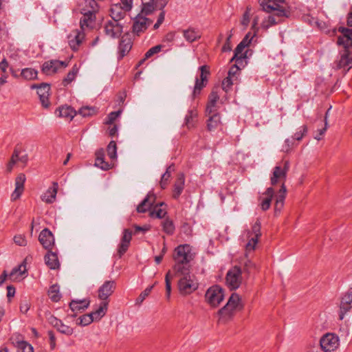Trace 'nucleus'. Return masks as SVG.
I'll use <instances>...</instances> for the list:
<instances>
[{
    "instance_id": "34",
    "label": "nucleus",
    "mask_w": 352,
    "mask_h": 352,
    "mask_svg": "<svg viewBox=\"0 0 352 352\" xmlns=\"http://www.w3.org/2000/svg\"><path fill=\"white\" fill-rule=\"evenodd\" d=\"M26 272V265L24 263L14 267L9 274V278L12 280H19L22 275Z\"/></svg>"
},
{
    "instance_id": "38",
    "label": "nucleus",
    "mask_w": 352,
    "mask_h": 352,
    "mask_svg": "<svg viewBox=\"0 0 352 352\" xmlns=\"http://www.w3.org/2000/svg\"><path fill=\"white\" fill-rule=\"evenodd\" d=\"M89 301L86 300H72L69 303V307L73 312L81 311L88 307Z\"/></svg>"
},
{
    "instance_id": "35",
    "label": "nucleus",
    "mask_w": 352,
    "mask_h": 352,
    "mask_svg": "<svg viewBox=\"0 0 352 352\" xmlns=\"http://www.w3.org/2000/svg\"><path fill=\"white\" fill-rule=\"evenodd\" d=\"M198 113L195 109L188 111L185 118V124L188 129H192L195 126Z\"/></svg>"
},
{
    "instance_id": "43",
    "label": "nucleus",
    "mask_w": 352,
    "mask_h": 352,
    "mask_svg": "<svg viewBox=\"0 0 352 352\" xmlns=\"http://www.w3.org/2000/svg\"><path fill=\"white\" fill-rule=\"evenodd\" d=\"M174 170H175V168H174L173 165H170L166 168V172L162 176L161 181H160V186L162 188L164 189L166 187V186L168 184V181L170 177L171 172L174 171Z\"/></svg>"
},
{
    "instance_id": "19",
    "label": "nucleus",
    "mask_w": 352,
    "mask_h": 352,
    "mask_svg": "<svg viewBox=\"0 0 352 352\" xmlns=\"http://www.w3.org/2000/svg\"><path fill=\"white\" fill-rule=\"evenodd\" d=\"M133 232L130 229H125L121 239L120 244L118 249V254L120 258L127 251L132 238Z\"/></svg>"
},
{
    "instance_id": "52",
    "label": "nucleus",
    "mask_w": 352,
    "mask_h": 352,
    "mask_svg": "<svg viewBox=\"0 0 352 352\" xmlns=\"http://www.w3.org/2000/svg\"><path fill=\"white\" fill-rule=\"evenodd\" d=\"M79 320L80 321L78 324L82 326H87L95 321L93 318V314H91V313L80 316L79 318Z\"/></svg>"
},
{
    "instance_id": "62",
    "label": "nucleus",
    "mask_w": 352,
    "mask_h": 352,
    "mask_svg": "<svg viewBox=\"0 0 352 352\" xmlns=\"http://www.w3.org/2000/svg\"><path fill=\"white\" fill-rule=\"evenodd\" d=\"M294 146V140L292 139H286L285 141V144L283 146L282 151L285 153L289 152L292 148Z\"/></svg>"
},
{
    "instance_id": "29",
    "label": "nucleus",
    "mask_w": 352,
    "mask_h": 352,
    "mask_svg": "<svg viewBox=\"0 0 352 352\" xmlns=\"http://www.w3.org/2000/svg\"><path fill=\"white\" fill-rule=\"evenodd\" d=\"M45 262L47 267L51 270H56L60 267V263L56 253L52 252L50 250L45 256Z\"/></svg>"
},
{
    "instance_id": "12",
    "label": "nucleus",
    "mask_w": 352,
    "mask_h": 352,
    "mask_svg": "<svg viewBox=\"0 0 352 352\" xmlns=\"http://www.w3.org/2000/svg\"><path fill=\"white\" fill-rule=\"evenodd\" d=\"M67 63L57 60L45 61L42 66V72L46 75L55 74L59 69L65 68Z\"/></svg>"
},
{
    "instance_id": "31",
    "label": "nucleus",
    "mask_w": 352,
    "mask_h": 352,
    "mask_svg": "<svg viewBox=\"0 0 352 352\" xmlns=\"http://www.w3.org/2000/svg\"><path fill=\"white\" fill-rule=\"evenodd\" d=\"M352 64V57L349 50H344L341 55L340 59L336 63L337 69L345 68L349 67Z\"/></svg>"
},
{
    "instance_id": "14",
    "label": "nucleus",
    "mask_w": 352,
    "mask_h": 352,
    "mask_svg": "<svg viewBox=\"0 0 352 352\" xmlns=\"http://www.w3.org/2000/svg\"><path fill=\"white\" fill-rule=\"evenodd\" d=\"M38 241L42 246L47 250H51L54 245V235L47 228H45L40 232Z\"/></svg>"
},
{
    "instance_id": "41",
    "label": "nucleus",
    "mask_w": 352,
    "mask_h": 352,
    "mask_svg": "<svg viewBox=\"0 0 352 352\" xmlns=\"http://www.w3.org/2000/svg\"><path fill=\"white\" fill-rule=\"evenodd\" d=\"M56 113L60 117L72 120L74 117L76 112L70 107H62L56 111Z\"/></svg>"
},
{
    "instance_id": "18",
    "label": "nucleus",
    "mask_w": 352,
    "mask_h": 352,
    "mask_svg": "<svg viewBox=\"0 0 352 352\" xmlns=\"http://www.w3.org/2000/svg\"><path fill=\"white\" fill-rule=\"evenodd\" d=\"M104 31L111 38L119 37L122 32V26L119 22L109 21L104 26Z\"/></svg>"
},
{
    "instance_id": "8",
    "label": "nucleus",
    "mask_w": 352,
    "mask_h": 352,
    "mask_svg": "<svg viewBox=\"0 0 352 352\" xmlns=\"http://www.w3.org/2000/svg\"><path fill=\"white\" fill-rule=\"evenodd\" d=\"M289 169V161H284L283 165L276 166L274 168L273 174L271 177L270 182L272 186H275L278 181H282L285 184L287 172Z\"/></svg>"
},
{
    "instance_id": "9",
    "label": "nucleus",
    "mask_w": 352,
    "mask_h": 352,
    "mask_svg": "<svg viewBox=\"0 0 352 352\" xmlns=\"http://www.w3.org/2000/svg\"><path fill=\"white\" fill-rule=\"evenodd\" d=\"M320 345L324 352L334 351L339 346V338L336 334L328 333L321 338Z\"/></svg>"
},
{
    "instance_id": "15",
    "label": "nucleus",
    "mask_w": 352,
    "mask_h": 352,
    "mask_svg": "<svg viewBox=\"0 0 352 352\" xmlns=\"http://www.w3.org/2000/svg\"><path fill=\"white\" fill-rule=\"evenodd\" d=\"M115 289V281H105L98 289V298L103 301H106L108 298L114 292Z\"/></svg>"
},
{
    "instance_id": "45",
    "label": "nucleus",
    "mask_w": 352,
    "mask_h": 352,
    "mask_svg": "<svg viewBox=\"0 0 352 352\" xmlns=\"http://www.w3.org/2000/svg\"><path fill=\"white\" fill-rule=\"evenodd\" d=\"M31 89H37V94L38 96L49 94L50 89V85L47 83H41L40 85H32Z\"/></svg>"
},
{
    "instance_id": "63",
    "label": "nucleus",
    "mask_w": 352,
    "mask_h": 352,
    "mask_svg": "<svg viewBox=\"0 0 352 352\" xmlns=\"http://www.w3.org/2000/svg\"><path fill=\"white\" fill-rule=\"evenodd\" d=\"M256 269V265L250 260H247L244 263L243 270L248 274H250L254 270Z\"/></svg>"
},
{
    "instance_id": "51",
    "label": "nucleus",
    "mask_w": 352,
    "mask_h": 352,
    "mask_svg": "<svg viewBox=\"0 0 352 352\" xmlns=\"http://www.w3.org/2000/svg\"><path fill=\"white\" fill-rule=\"evenodd\" d=\"M153 287L154 285L146 288L137 298L135 303L137 305H140L144 300V299L150 294Z\"/></svg>"
},
{
    "instance_id": "39",
    "label": "nucleus",
    "mask_w": 352,
    "mask_h": 352,
    "mask_svg": "<svg viewBox=\"0 0 352 352\" xmlns=\"http://www.w3.org/2000/svg\"><path fill=\"white\" fill-rule=\"evenodd\" d=\"M183 35L185 39L190 43H192L201 37L199 32L194 28H188L184 30Z\"/></svg>"
},
{
    "instance_id": "10",
    "label": "nucleus",
    "mask_w": 352,
    "mask_h": 352,
    "mask_svg": "<svg viewBox=\"0 0 352 352\" xmlns=\"http://www.w3.org/2000/svg\"><path fill=\"white\" fill-rule=\"evenodd\" d=\"M201 72L200 79L196 78L195 85L192 93V97L195 98L197 95H199L201 89L206 87L208 82V76L210 74L209 67L206 65H202L199 67Z\"/></svg>"
},
{
    "instance_id": "49",
    "label": "nucleus",
    "mask_w": 352,
    "mask_h": 352,
    "mask_svg": "<svg viewBox=\"0 0 352 352\" xmlns=\"http://www.w3.org/2000/svg\"><path fill=\"white\" fill-rule=\"evenodd\" d=\"M107 155L111 160L117 158V146L115 141L109 142L107 148Z\"/></svg>"
},
{
    "instance_id": "59",
    "label": "nucleus",
    "mask_w": 352,
    "mask_h": 352,
    "mask_svg": "<svg viewBox=\"0 0 352 352\" xmlns=\"http://www.w3.org/2000/svg\"><path fill=\"white\" fill-rule=\"evenodd\" d=\"M162 45H155L151 48H150L145 54V58H151L152 56H153L154 54L160 52L162 50Z\"/></svg>"
},
{
    "instance_id": "46",
    "label": "nucleus",
    "mask_w": 352,
    "mask_h": 352,
    "mask_svg": "<svg viewBox=\"0 0 352 352\" xmlns=\"http://www.w3.org/2000/svg\"><path fill=\"white\" fill-rule=\"evenodd\" d=\"M162 225L164 232L169 235H171L174 233L175 226L173 221L169 219H166L164 221H162Z\"/></svg>"
},
{
    "instance_id": "27",
    "label": "nucleus",
    "mask_w": 352,
    "mask_h": 352,
    "mask_svg": "<svg viewBox=\"0 0 352 352\" xmlns=\"http://www.w3.org/2000/svg\"><path fill=\"white\" fill-rule=\"evenodd\" d=\"M185 177L184 173H179L174 184L173 197L178 199L184 188Z\"/></svg>"
},
{
    "instance_id": "56",
    "label": "nucleus",
    "mask_w": 352,
    "mask_h": 352,
    "mask_svg": "<svg viewBox=\"0 0 352 352\" xmlns=\"http://www.w3.org/2000/svg\"><path fill=\"white\" fill-rule=\"evenodd\" d=\"M250 240L245 245V255H248V252L254 250L256 245L258 242V239L250 237Z\"/></svg>"
},
{
    "instance_id": "16",
    "label": "nucleus",
    "mask_w": 352,
    "mask_h": 352,
    "mask_svg": "<svg viewBox=\"0 0 352 352\" xmlns=\"http://www.w3.org/2000/svg\"><path fill=\"white\" fill-rule=\"evenodd\" d=\"M219 100V88H214L208 96V100L206 112L208 116L216 113L217 111V102Z\"/></svg>"
},
{
    "instance_id": "6",
    "label": "nucleus",
    "mask_w": 352,
    "mask_h": 352,
    "mask_svg": "<svg viewBox=\"0 0 352 352\" xmlns=\"http://www.w3.org/2000/svg\"><path fill=\"white\" fill-rule=\"evenodd\" d=\"M206 302L212 307H217L224 298L223 289L219 285L210 287L205 294Z\"/></svg>"
},
{
    "instance_id": "1",
    "label": "nucleus",
    "mask_w": 352,
    "mask_h": 352,
    "mask_svg": "<svg viewBox=\"0 0 352 352\" xmlns=\"http://www.w3.org/2000/svg\"><path fill=\"white\" fill-rule=\"evenodd\" d=\"M260 6L262 7L263 11L271 13L267 19L264 20L261 23V27L267 30L270 27L280 23L283 21V18H288L290 15V11L283 6L276 4V6L266 2V1H261Z\"/></svg>"
},
{
    "instance_id": "24",
    "label": "nucleus",
    "mask_w": 352,
    "mask_h": 352,
    "mask_svg": "<svg viewBox=\"0 0 352 352\" xmlns=\"http://www.w3.org/2000/svg\"><path fill=\"white\" fill-rule=\"evenodd\" d=\"M49 322L54 327L56 328L57 330L61 333L65 335H72L73 333V329L72 327L65 325L62 322L61 320L54 316H51L49 318Z\"/></svg>"
},
{
    "instance_id": "54",
    "label": "nucleus",
    "mask_w": 352,
    "mask_h": 352,
    "mask_svg": "<svg viewBox=\"0 0 352 352\" xmlns=\"http://www.w3.org/2000/svg\"><path fill=\"white\" fill-rule=\"evenodd\" d=\"M173 277V274H171V272L169 270L165 276V282H166V293L167 298H170V292H171V283L170 278Z\"/></svg>"
},
{
    "instance_id": "20",
    "label": "nucleus",
    "mask_w": 352,
    "mask_h": 352,
    "mask_svg": "<svg viewBox=\"0 0 352 352\" xmlns=\"http://www.w3.org/2000/svg\"><path fill=\"white\" fill-rule=\"evenodd\" d=\"M25 175L23 173L19 174L15 179V189L11 195V200L16 201L19 199L24 190V184L25 182Z\"/></svg>"
},
{
    "instance_id": "48",
    "label": "nucleus",
    "mask_w": 352,
    "mask_h": 352,
    "mask_svg": "<svg viewBox=\"0 0 352 352\" xmlns=\"http://www.w3.org/2000/svg\"><path fill=\"white\" fill-rule=\"evenodd\" d=\"M17 352H33V347L25 341H18L16 342Z\"/></svg>"
},
{
    "instance_id": "32",
    "label": "nucleus",
    "mask_w": 352,
    "mask_h": 352,
    "mask_svg": "<svg viewBox=\"0 0 352 352\" xmlns=\"http://www.w3.org/2000/svg\"><path fill=\"white\" fill-rule=\"evenodd\" d=\"M164 206L163 202H160L155 205L150 210L149 215L153 218L162 219L165 217L166 211L165 208H162Z\"/></svg>"
},
{
    "instance_id": "5",
    "label": "nucleus",
    "mask_w": 352,
    "mask_h": 352,
    "mask_svg": "<svg viewBox=\"0 0 352 352\" xmlns=\"http://www.w3.org/2000/svg\"><path fill=\"white\" fill-rule=\"evenodd\" d=\"M173 276L180 278L178 281V287L179 292L182 295L190 294L195 291L198 287V283L196 281L195 276L190 274V270H188L186 274H175L173 272Z\"/></svg>"
},
{
    "instance_id": "11",
    "label": "nucleus",
    "mask_w": 352,
    "mask_h": 352,
    "mask_svg": "<svg viewBox=\"0 0 352 352\" xmlns=\"http://www.w3.org/2000/svg\"><path fill=\"white\" fill-rule=\"evenodd\" d=\"M338 32H340L342 35L338 37V45H342L344 50H349L352 46V29L340 27Z\"/></svg>"
},
{
    "instance_id": "60",
    "label": "nucleus",
    "mask_w": 352,
    "mask_h": 352,
    "mask_svg": "<svg viewBox=\"0 0 352 352\" xmlns=\"http://www.w3.org/2000/svg\"><path fill=\"white\" fill-rule=\"evenodd\" d=\"M120 114V111H113L108 115L107 120L105 121L106 124L111 125Z\"/></svg>"
},
{
    "instance_id": "47",
    "label": "nucleus",
    "mask_w": 352,
    "mask_h": 352,
    "mask_svg": "<svg viewBox=\"0 0 352 352\" xmlns=\"http://www.w3.org/2000/svg\"><path fill=\"white\" fill-rule=\"evenodd\" d=\"M261 235V223L257 220L252 226L251 232H248V237H253L258 239Z\"/></svg>"
},
{
    "instance_id": "61",
    "label": "nucleus",
    "mask_w": 352,
    "mask_h": 352,
    "mask_svg": "<svg viewBox=\"0 0 352 352\" xmlns=\"http://www.w3.org/2000/svg\"><path fill=\"white\" fill-rule=\"evenodd\" d=\"M14 242L20 246H25L27 245V241L24 235L17 234L14 236Z\"/></svg>"
},
{
    "instance_id": "44",
    "label": "nucleus",
    "mask_w": 352,
    "mask_h": 352,
    "mask_svg": "<svg viewBox=\"0 0 352 352\" xmlns=\"http://www.w3.org/2000/svg\"><path fill=\"white\" fill-rule=\"evenodd\" d=\"M48 294L50 299L53 302H58L60 299V295L59 294V287L57 285H53L50 287Z\"/></svg>"
},
{
    "instance_id": "22",
    "label": "nucleus",
    "mask_w": 352,
    "mask_h": 352,
    "mask_svg": "<svg viewBox=\"0 0 352 352\" xmlns=\"http://www.w3.org/2000/svg\"><path fill=\"white\" fill-rule=\"evenodd\" d=\"M156 197L154 194L148 193L143 201L138 206L137 211L140 213H144L147 210H151L152 206L155 202Z\"/></svg>"
},
{
    "instance_id": "23",
    "label": "nucleus",
    "mask_w": 352,
    "mask_h": 352,
    "mask_svg": "<svg viewBox=\"0 0 352 352\" xmlns=\"http://www.w3.org/2000/svg\"><path fill=\"white\" fill-rule=\"evenodd\" d=\"M263 195H265V197H259V201H261L260 206L263 211H266L270 208L271 202L274 195V188L272 187L267 188L265 192L263 193Z\"/></svg>"
},
{
    "instance_id": "13",
    "label": "nucleus",
    "mask_w": 352,
    "mask_h": 352,
    "mask_svg": "<svg viewBox=\"0 0 352 352\" xmlns=\"http://www.w3.org/2000/svg\"><path fill=\"white\" fill-rule=\"evenodd\" d=\"M85 38V34L81 30H72L67 36L68 43L73 51H77Z\"/></svg>"
},
{
    "instance_id": "3",
    "label": "nucleus",
    "mask_w": 352,
    "mask_h": 352,
    "mask_svg": "<svg viewBox=\"0 0 352 352\" xmlns=\"http://www.w3.org/2000/svg\"><path fill=\"white\" fill-rule=\"evenodd\" d=\"M243 305L241 303L239 294L233 293L229 298L226 305L219 309L217 312L218 322L226 323L231 320L237 311L243 309Z\"/></svg>"
},
{
    "instance_id": "28",
    "label": "nucleus",
    "mask_w": 352,
    "mask_h": 352,
    "mask_svg": "<svg viewBox=\"0 0 352 352\" xmlns=\"http://www.w3.org/2000/svg\"><path fill=\"white\" fill-rule=\"evenodd\" d=\"M287 189L284 184L281 185V187L278 191V195L276 197V201L274 206L275 212H280L284 206V201L286 197Z\"/></svg>"
},
{
    "instance_id": "25",
    "label": "nucleus",
    "mask_w": 352,
    "mask_h": 352,
    "mask_svg": "<svg viewBox=\"0 0 352 352\" xmlns=\"http://www.w3.org/2000/svg\"><path fill=\"white\" fill-rule=\"evenodd\" d=\"M126 12L127 11L122 7L121 4H113L110 10L112 21L119 22L120 20L124 18Z\"/></svg>"
},
{
    "instance_id": "42",
    "label": "nucleus",
    "mask_w": 352,
    "mask_h": 352,
    "mask_svg": "<svg viewBox=\"0 0 352 352\" xmlns=\"http://www.w3.org/2000/svg\"><path fill=\"white\" fill-rule=\"evenodd\" d=\"M38 75L37 70L33 68H25L21 70V76L27 80L36 79Z\"/></svg>"
},
{
    "instance_id": "33",
    "label": "nucleus",
    "mask_w": 352,
    "mask_h": 352,
    "mask_svg": "<svg viewBox=\"0 0 352 352\" xmlns=\"http://www.w3.org/2000/svg\"><path fill=\"white\" fill-rule=\"evenodd\" d=\"M132 43L129 38L122 37L119 45V53L120 58H123L131 49Z\"/></svg>"
},
{
    "instance_id": "17",
    "label": "nucleus",
    "mask_w": 352,
    "mask_h": 352,
    "mask_svg": "<svg viewBox=\"0 0 352 352\" xmlns=\"http://www.w3.org/2000/svg\"><path fill=\"white\" fill-rule=\"evenodd\" d=\"M151 23V21L142 16H138L133 22L132 31L134 34L139 36L142 32H144Z\"/></svg>"
},
{
    "instance_id": "55",
    "label": "nucleus",
    "mask_w": 352,
    "mask_h": 352,
    "mask_svg": "<svg viewBox=\"0 0 352 352\" xmlns=\"http://www.w3.org/2000/svg\"><path fill=\"white\" fill-rule=\"evenodd\" d=\"M307 127L306 125H303L300 127L299 131H297L294 135L292 137V139L294 140L300 141L302 138L307 134Z\"/></svg>"
},
{
    "instance_id": "30",
    "label": "nucleus",
    "mask_w": 352,
    "mask_h": 352,
    "mask_svg": "<svg viewBox=\"0 0 352 352\" xmlns=\"http://www.w3.org/2000/svg\"><path fill=\"white\" fill-rule=\"evenodd\" d=\"M58 184L56 182L53 183V186L50 188L42 196V201L47 204H52L55 201L57 194Z\"/></svg>"
},
{
    "instance_id": "58",
    "label": "nucleus",
    "mask_w": 352,
    "mask_h": 352,
    "mask_svg": "<svg viewBox=\"0 0 352 352\" xmlns=\"http://www.w3.org/2000/svg\"><path fill=\"white\" fill-rule=\"evenodd\" d=\"M78 113L82 117H87L94 115L95 113V110L94 108L84 107L79 109Z\"/></svg>"
},
{
    "instance_id": "2",
    "label": "nucleus",
    "mask_w": 352,
    "mask_h": 352,
    "mask_svg": "<svg viewBox=\"0 0 352 352\" xmlns=\"http://www.w3.org/2000/svg\"><path fill=\"white\" fill-rule=\"evenodd\" d=\"M173 259L175 264L173 272L175 274H186L190 270L189 263L192 260L190 246L188 245H180L175 249Z\"/></svg>"
},
{
    "instance_id": "4",
    "label": "nucleus",
    "mask_w": 352,
    "mask_h": 352,
    "mask_svg": "<svg viewBox=\"0 0 352 352\" xmlns=\"http://www.w3.org/2000/svg\"><path fill=\"white\" fill-rule=\"evenodd\" d=\"M86 6L90 9L80 8V13L83 15L80 19V29L83 31L86 28H91L95 23V14L98 11V5L95 0H85Z\"/></svg>"
},
{
    "instance_id": "26",
    "label": "nucleus",
    "mask_w": 352,
    "mask_h": 352,
    "mask_svg": "<svg viewBox=\"0 0 352 352\" xmlns=\"http://www.w3.org/2000/svg\"><path fill=\"white\" fill-rule=\"evenodd\" d=\"M95 166L104 170L111 168L112 165L104 161V151L103 149H100L96 152Z\"/></svg>"
},
{
    "instance_id": "36",
    "label": "nucleus",
    "mask_w": 352,
    "mask_h": 352,
    "mask_svg": "<svg viewBox=\"0 0 352 352\" xmlns=\"http://www.w3.org/2000/svg\"><path fill=\"white\" fill-rule=\"evenodd\" d=\"M108 307V302L102 301L99 307L94 311L91 312V314H93V318L95 321L100 320L105 314L107 311Z\"/></svg>"
},
{
    "instance_id": "37",
    "label": "nucleus",
    "mask_w": 352,
    "mask_h": 352,
    "mask_svg": "<svg viewBox=\"0 0 352 352\" xmlns=\"http://www.w3.org/2000/svg\"><path fill=\"white\" fill-rule=\"evenodd\" d=\"M221 124L220 116L219 113H213L212 116H209L207 121V129L209 131H212L217 129Z\"/></svg>"
},
{
    "instance_id": "50",
    "label": "nucleus",
    "mask_w": 352,
    "mask_h": 352,
    "mask_svg": "<svg viewBox=\"0 0 352 352\" xmlns=\"http://www.w3.org/2000/svg\"><path fill=\"white\" fill-rule=\"evenodd\" d=\"M77 73H78V68L76 66L73 67L72 70L69 71V72L67 74V76L63 79V85L66 86L68 84H69L70 82H72L74 80Z\"/></svg>"
},
{
    "instance_id": "53",
    "label": "nucleus",
    "mask_w": 352,
    "mask_h": 352,
    "mask_svg": "<svg viewBox=\"0 0 352 352\" xmlns=\"http://www.w3.org/2000/svg\"><path fill=\"white\" fill-rule=\"evenodd\" d=\"M156 8L153 0H150V1L143 3L142 12V13L148 15L152 13V12Z\"/></svg>"
},
{
    "instance_id": "64",
    "label": "nucleus",
    "mask_w": 352,
    "mask_h": 352,
    "mask_svg": "<svg viewBox=\"0 0 352 352\" xmlns=\"http://www.w3.org/2000/svg\"><path fill=\"white\" fill-rule=\"evenodd\" d=\"M153 1L155 4V8L162 11L164 7L167 5L168 0H153Z\"/></svg>"
},
{
    "instance_id": "40",
    "label": "nucleus",
    "mask_w": 352,
    "mask_h": 352,
    "mask_svg": "<svg viewBox=\"0 0 352 352\" xmlns=\"http://www.w3.org/2000/svg\"><path fill=\"white\" fill-rule=\"evenodd\" d=\"M245 47L246 46L240 42L234 50V54L231 61L235 60L236 63L242 61V60L246 57L245 54L243 53V51Z\"/></svg>"
},
{
    "instance_id": "21",
    "label": "nucleus",
    "mask_w": 352,
    "mask_h": 352,
    "mask_svg": "<svg viewBox=\"0 0 352 352\" xmlns=\"http://www.w3.org/2000/svg\"><path fill=\"white\" fill-rule=\"evenodd\" d=\"M352 307V292H349L345 294L341 299L340 302V312L339 314L340 320H343L345 314L349 311Z\"/></svg>"
},
{
    "instance_id": "7",
    "label": "nucleus",
    "mask_w": 352,
    "mask_h": 352,
    "mask_svg": "<svg viewBox=\"0 0 352 352\" xmlns=\"http://www.w3.org/2000/svg\"><path fill=\"white\" fill-rule=\"evenodd\" d=\"M241 269L234 266L231 268L226 275V283L230 289H236L239 287L242 282Z\"/></svg>"
},
{
    "instance_id": "57",
    "label": "nucleus",
    "mask_w": 352,
    "mask_h": 352,
    "mask_svg": "<svg viewBox=\"0 0 352 352\" xmlns=\"http://www.w3.org/2000/svg\"><path fill=\"white\" fill-rule=\"evenodd\" d=\"M233 80H234V79L226 77L222 81L221 87H222V89L226 93H228L231 89V87L233 85Z\"/></svg>"
}]
</instances>
